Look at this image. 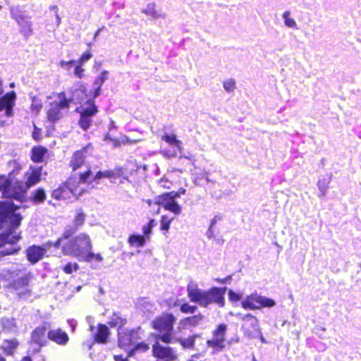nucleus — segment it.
I'll use <instances>...</instances> for the list:
<instances>
[{"label": "nucleus", "instance_id": "nucleus-53", "mask_svg": "<svg viewBox=\"0 0 361 361\" xmlns=\"http://www.w3.org/2000/svg\"><path fill=\"white\" fill-rule=\"evenodd\" d=\"M180 154V156H179L180 159L183 158V159H185L189 161H195V155L190 152H188L187 154H184L183 152L182 154Z\"/></svg>", "mask_w": 361, "mask_h": 361}, {"label": "nucleus", "instance_id": "nucleus-19", "mask_svg": "<svg viewBox=\"0 0 361 361\" xmlns=\"http://www.w3.org/2000/svg\"><path fill=\"white\" fill-rule=\"evenodd\" d=\"M11 288L19 298H26L30 295L28 280L25 276L20 277L15 281Z\"/></svg>", "mask_w": 361, "mask_h": 361}, {"label": "nucleus", "instance_id": "nucleus-8", "mask_svg": "<svg viewBox=\"0 0 361 361\" xmlns=\"http://www.w3.org/2000/svg\"><path fill=\"white\" fill-rule=\"evenodd\" d=\"M276 305L274 300L265 296L252 293L246 297L241 302L242 307L245 310H259L262 307H271Z\"/></svg>", "mask_w": 361, "mask_h": 361}, {"label": "nucleus", "instance_id": "nucleus-23", "mask_svg": "<svg viewBox=\"0 0 361 361\" xmlns=\"http://www.w3.org/2000/svg\"><path fill=\"white\" fill-rule=\"evenodd\" d=\"M16 99V93L12 91L6 94L4 97L0 98V111L6 110V114L8 116H11L12 109L14 105Z\"/></svg>", "mask_w": 361, "mask_h": 361}, {"label": "nucleus", "instance_id": "nucleus-28", "mask_svg": "<svg viewBox=\"0 0 361 361\" xmlns=\"http://www.w3.org/2000/svg\"><path fill=\"white\" fill-rule=\"evenodd\" d=\"M47 150L43 147H35L32 150V159L35 162H42Z\"/></svg>", "mask_w": 361, "mask_h": 361}, {"label": "nucleus", "instance_id": "nucleus-26", "mask_svg": "<svg viewBox=\"0 0 361 361\" xmlns=\"http://www.w3.org/2000/svg\"><path fill=\"white\" fill-rule=\"evenodd\" d=\"M77 231L74 227H69L66 228L61 238H59L56 242L53 243V247L59 248L62 247L63 243H66L68 239Z\"/></svg>", "mask_w": 361, "mask_h": 361}, {"label": "nucleus", "instance_id": "nucleus-12", "mask_svg": "<svg viewBox=\"0 0 361 361\" xmlns=\"http://www.w3.org/2000/svg\"><path fill=\"white\" fill-rule=\"evenodd\" d=\"M78 111L80 114L79 125L80 128L86 130L90 126L92 121V118L97 112V108L92 101H88L85 106H82L80 111Z\"/></svg>", "mask_w": 361, "mask_h": 361}, {"label": "nucleus", "instance_id": "nucleus-11", "mask_svg": "<svg viewBox=\"0 0 361 361\" xmlns=\"http://www.w3.org/2000/svg\"><path fill=\"white\" fill-rule=\"evenodd\" d=\"M227 326L224 324H219L212 333V338L207 341L208 347L214 349L213 353L221 351L225 348L226 332Z\"/></svg>", "mask_w": 361, "mask_h": 361}, {"label": "nucleus", "instance_id": "nucleus-64", "mask_svg": "<svg viewBox=\"0 0 361 361\" xmlns=\"http://www.w3.org/2000/svg\"><path fill=\"white\" fill-rule=\"evenodd\" d=\"M154 221L152 219L149 221V223L147 224V226H150V229H152V227L154 226Z\"/></svg>", "mask_w": 361, "mask_h": 361}, {"label": "nucleus", "instance_id": "nucleus-41", "mask_svg": "<svg viewBox=\"0 0 361 361\" xmlns=\"http://www.w3.org/2000/svg\"><path fill=\"white\" fill-rule=\"evenodd\" d=\"M109 72L107 71H102L99 75L94 81V86L102 87L103 83L108 79Z\"/></svg>", "mask_w": 361, "mask_h": 361}, {"label": "nucleus", "instance_id": "nucleus-31", "mask_svg": "<svg viewBox=\"0 0 361 361\" xmlns=\"http://www.w3.org/2000/svg\"><path fill=\"white\" fill-rule=\"evenodd\" d=\"M202 317H203L202 315H195L193 317H187L180 322V325H181L183 327H186L188 326H195L200 324L202 319Z\"/></svg>", "mask_w": 361, "mask_h": 361}, {"label": "nucleus", "instance_id": "nucleus-7", "mask_svg": "<svg viewBox=\"0 0 361 361\" xmlns=\"http://www.w3.org/2000/svg\"><path fill=\"white\" fill-rule=\"evenodd\" d=\"M178 195L173 192H165L155 198V204L171 212L174 215L182 212V207L176 201Z\"/></svg>", "mask_w": 361, "mask_h": 361}, {"label": "nucleus", "instance_id": "nucleus-16", "mask_svg": "<svg viewBox=\"0 0 361 361\" xmlns=\"http://www.w3.org/2000/svg\"><path fill=\"white\" fill-rule=\"evenodd\" d=\"M47 329L44 325L36 327L31 334V343L37 345L38 348L46 346L47 341Z\"/></svg>", "mask_w": 361, "mask_h": 361}, {"label": "nucleus", "instance_id": "nucleus-55", "mask_svg": "<svg viewBox=\"0 0 361 361\" xmlns=\"http://www.w3.org/2000/svg\"><path fill=\"white\" fill-rule=\"evenodd\" d=\"M14 252H15V250L13 248L3 250L0 252V253L2 254L3 255H8L13 254Z\"/></svg>", "mask_w": 361, "mask_h": 361}, {"label": "nucleus", "instance_id": "nucleus-15", "mask_svg": "<svg viewBox=\"0 0 361 361\" xmlns=\"http://www.w3.org/2000/svg\"><path fill=\"white\" fill-rule=\"evenodd\" d=\"M53 243L49 241L46 243L42 247L33 245L27 250V259L32 264L39 262L45 255L47 252L53 247Z\"/></svg>", "mask_w": 361, "mask_h": 361}, {"label": "nucleus", "instance_id": "nucleus-63", "mask_svg": "<svg viewBox=\"0 0 361 361\" xmlns=\"http://www.w3.org/2000/svg\"><path fill=\"white\" fill-rule=\"evenodd\" d=\"M95 259L97 262H102L103 260V257L101 256L100 254L94 255L93 259Z\"/></svg>", "mask_w": 361, "mask_h": 361}, {"label": "nucleus", "instance_id": "nucleus-13", "mask_svg": "<svg viewBox=\"0 0 361 361\" xmlns=\"http://www.w3.org/2000/svg\"><path fill=\"white\" fill-rule=\"evenodd\" d=\"M27 190L28 188L23 181L17 180L13 184L11 182L8 188L6 190V197L22 202L25 198Z\"/></svg>", "mask_w": 361, "mask_h": 361}, {"label": "nucleus", "instance_id": "nucleus-32", "mask_svg": "<svg viewBox=\"0 0 361 361\" xmlns=\"http://www.w3.org/2000/svg\"><path fill=\"white\" fill-rule=\"evenodd\" d=\"M331 176H327L326 177L324 178L323 179H319L317 183V186L319 190V197H324L326 195L327 189H328V185L331 180Z\"/></svg>", "mask_w": 361, "mask_h": 361}, {"label": "nucleus", "instance_id": "nucleus-59", "mask_svg": "<svg viewBox=\"0 0 361 361\" xmlns=\"http://www.w3.org/2000/svg\"><path fill=\"white\" fill-rule=\"evenodd\" d=\"M115 361H128L126 358H124L122 355H114Z\"/></svg>", "mask_w": 361, "mask_h": 361}, {"label": "nucleus", "instance_id": "nucleus-43", "mask_svg": "<svg viewBox=\"0 0 361 361\" xmlns=\"http://www.w3.org/2000/svg\"><path fill=\"white\" fill-rule=\"evenodd\" d=\"M77 63L75 60H71L69 61H66L64 60H61L59 63V66L63 68V70H66L67 71H69L71 68Z\"/></svg>", "mask_w": 361, "mask_h": 361}, {"label": "nucleus", "instance_id": "nucleus-22", "mask_svg": "<svg viewBox=\"0 0 361 361\" xmlns=\"http://www.w3.org/2000/svg\"><path fill=\"white\" fill-rule=\"evenodd\" d=\"M90 148V145H87L73 154L70 162V166L73 171H76L84 164L86 157L85 153H87Z\"/></svg>", "mask_w": 361, "mask_h": 361}, {"label": "nucleus", "instance_id": "nucleus-29", "mask_svg": "<svg viewBox=\"0 0 361 361\" xmlns=\"http://www.w3.org/2000/svg\"><path fill=\"white\" fill-rule=\"evenodd\" d=\"M18 345V342L16 339L5 341L1 348L8 355H12Z\"/></svg>", "mask_w": 361, "mask_h": 361}, {"label": "nucleus", "instance_id": "nucleus-2", "mask_svg": "<svg viewBox=\"0 0 361 361\" xmlns=\"http://www.w3.org/2000/svg\"><path fill=\"white\" fill-rule=\"evenodd\" d=\"M103 178L102 171H98L92 176L91 170L88 169L85 173H80L78 178L75 176L70 178L63 186L53 191L52 196L58 200L66 199L69 193L75 197L80 196L84 192V190L80 188V184L98 183Z\"/></svg>", "mask_w": 361, "mask_h": 361}, {"label": "nucleus", "instance_id": "nucleus-4", "mask_svg": "<svg viewBox=\"0 0 361 361\" xmlns=\"http://www.w3.org/2000/svg\"><path fill=\"white\" fill-rule=\"evenodd\" d=\"M176 318L171 314H164L156 318L152 322L153 328L159 332L157 336V340H161L166 343H169L172 341V333L173 330V324Z\"/></svg>", "mask_w": 361, "mask_h": 361}, {"label": "nucleus", "instance_id": "nucleus-52", "mask_svg": "<svg viewBox=\"0 0 361 361\" xmlns=\"http://www.w3.org/2000/svg\"><path fill=\"white\" fill-rule=\"evenodd\" d=\"M104 178H118L119 173L114 171H102Z\"/></svg>", "mask_w": 361, "mask_h": 361}, {"label": "nucleus", "instance_id": "nucleus-27", "mask_svg": "<svg viewBox=\"0 0 361 361\" xmlns=\"http://www.w3.org/2000/svg\"><path fill=\"white\" fill-rule=\"evenodd\" d=\"M109 336V329L106 325L100 324L98 331L95 335V340L99 343H104L106 342Z\"/></svg>", "mask_w": 361, "mask_h": 361}, {"label": "nucleus", "instance_id": "nucleus-25", "mask_svg": "<svg viewBox=\"0 0 361 361\" xmlns=\"http://www.w3.org/2000/svg\"><path fill=\"white\" fill-rule=\"evenodd\" d=\"M142 13L148 16L152 17L153 19H165L166 17V15L164 13H162L161 11L156 9V6L154 4H147V6L142 10Z\"/></svg>", "mask_w": 361, "mask_h": 361}, {"label": "nucleus", "instance_id": "nucleus-60", "mask_svg": "<svg viewBox=\"0 0 361 361\" xmlns=\"http://www.w3.org/2000/svg\"><path fill=\"white\" fill-rule=\"evenodd\" d=\"M94 87H95V90H94V97H96L100 94L101 87H99V86H94Z\"/></svg>", "mask_w": 361, "mask_h": 361}, {"label": "nucleus", "instance_id": "nucleus-33", "mask_svg": "<svg viewBox=\"0 0 361 361\" xmlns=\"http://www.w3.org/2000/svg\"><path fill=\"white\" fill-rule=\"evenodd\" d=\"M85 217L86 215L81 209H77L75 212V216L73 221V227L78 229L84 224Z\"/></svg>", "mask_w": 361, "mask_h": 361}, {"label": "nucleus", "instance_id": "nucleus-10", "mask_svg": "<svg viewBox=\"0 0 361 361\" xmlns=\"http://www.w3.org/2000/svg\"><path fill=\"white\" fill-rule=\"evenodd\" d=\"M161 140L166 142L173 149H164L161 151L162 155L168 159H172L177 157L178 154H182L183 146L181 140H178L174 133H164L161 135Z\"/></svg>", "mask_w": 361, "mask_h": 361}, {"label": "nucleus", "instance_id": "nucleus-42", "mask_svg": "<svg viewBox=\"0 0 361 361\" xmlns=\"http://www.w3.org/2000/svg\"><path fill=\"white\" fill-rule=\"evenodd\" d=\"M78 269H79V265L75 262H74V263L69 262L63 269V271L68 274H71L73 271H75Z\"/></svg>", "mask_w": 361, "mask_h": 361}, {"label": "nucleus", "instance_id": "nucleus-46", "mask_svg": "<svg viewBox=\"0 0 361 361\" xmlns=\"http://www.w3.org/2000/svg\"><path fill=\"white\" fill-rule=\"evenodd\" d=\"M84 72L85 69L82 68V65L79 63H76L75 65L73 74L75 77H77L79 79L82 78L84 77Z\"/></svg>", "mask_w": 361, "mask_h": 361}, {"label": "nucleus", "instance_id": "nucleus-54", "mask_svg": "<svg viewBox=\"0 0 361 361\" xmlns=\"http://www.w3.org/2000/svg\"><path fill=\"white\" fill-rule=\"evenodd\" d=\"M142 232H143V234L145 237V239L146 238H149V234L151 233L152 232V229H150V226H147V225H145L143 227H142Z\"/></svg>", "mask_w": 361, "mask_h": 361}, {"label": "nucleus", "instance_id": "nucleus-5", "mask_svg": "<svg viewBox=\"0 0 361 361\" xmlns=\"http://www.w3.org/2000/svg\"><path fill=\"white\" fill-rule=\"evenodd\" d=\"M75 100L77 102L78 99H75L74 97L68 99L64 92L60 93L58 95L57 100L50 104V108L47 111L49 121L54 122L60 119L63 116V111L68 110L70 103Z\"/></svg>", "mask_w": 361, "mask_h": 361}, {"label": "nucleus", "instance_id": "nucleus-45", "mask_svg": "<svg viewBox=\"0 0 361 361\" xmlns=\"http://www.w3.org/2000/svg\"><path fill=\"white\" fill-rule=\"evenodd\" d=\"M42 108V102L36 97L32 98V102L31 104V109L32 111H35L37 114L41 110Z\"/></svg>", "mask_w": 361, "mask_h": 361}, {"label": "nucleus", "instance_id": "nucleus-49", "mask_svg": "<svg viewBox=\"0 0 361 361\" xmlns=\"http://www.w3.org/2000/svg\"><path fill=\"white\" fill-rule=\"evenodd\" d=\"M171 220L166 216H163L161 219V229L164 231H168L171 224Z\"/></svg>", "mask_w": 361, "mask_h": 361}, {"label": "nucleus", "instance_id": "nucleus-35", "mask_svg": "<svg viewBox=\"0 0 361 361\" xmlns=\"http://www.w3.org/2000/svg\"><path fill=\"white\" fill-rule=\"evenodd\" d=\"M126 323V319H123L119 314L114 313L111 317L109 324L111 327L118 326V330L122 329L121 326Z\"/></svg>", "mask_w": 361, "mask_h": 361}, {"label": "nucleus", "instance_id": "nucleus-58", "mask_svg": "<svg viewBox=\"0 0 361 361\" xmlns=\"http://www.w3.org/2000/svg\"><path fill=\"white\" fill-rule=\"evenodd\" d=\"M186 192L185 188H180L178 191H171V192L176 193L178 195L177 198L180 197V195H184Z\"/></svg>", "mask_w": 361, "mask_h": 361}, {"label": "nucleus", "instance_id": "nucleus-47", "mask_svg": "<svg viewBox=\"0 0 361 361\" xmlns=\"http://www.w3.org/2000/svg\"><path fill=\"white\" fill-rule=\"evenodd\" d=\"M235 87V80L233 79H228L224 82V88L228 92L234 90Z\"/></svg>", "mask_w": 361, "mask_h": 361}, {"label": "nucleus", "instance_id": "nucleus-34", "mask_svg": "<svg viewBox=\"0 0 361 361\" xmlns=\"http://www.w3.org/2000/svg\"><path fill=\"white\" fill-rule=\"evenodd\" d=\"M137 308L145 314L146 312H152L154 306L147 299H142L137 303Z\"/></svg>", "mask_w": 361, "mask_h": 361}, {"label": "nucleus", "instance_id": "nucleus-56", "mask_svg": "<svg viewBox=\"0 0 361 361\" xmlns=\"http://www.w3.org/2000/svg\"><path fill=\"white\" fill-rule=\"evenodd\" d=\"M206 235L207 236L208 238H214V230H213V227H209L207 233H206Z\"/></svg>", "mask_w": 361, "mask_h": 361}, {"label": "nucleus", "instance_id": "nucleus-61", "mask_svg": "<svg viewBox=\"0 0 361 361\" xmlns=\"http://www.w3.org/2000/svg\"><path fill=\"white\" fill-rule=\"evenodd\" d=\"M231 279V276H228L224 279H216V281L221 283H226L228 282V281H229L230 279Z\"/></svg>", "mask_w": 361, "mask_h": 361}, {"label": "nucleus", "instance_id": "nucleus-37", "mask_svg": "<svg viewBox=\"0 0 361 361\" xmlns=\"http://www.w3.org/2000/svg\"><path fill=\"white\" fill-rule=\"evenodd\" d=\"M282 18L286 27L289 28L297 29V23L295 19L290 17V12L289 11H286L283 13Z\"/></svg>", "mask_w": 361, "mask_h": 361}, {"label": "nucleus", "instance_id": "nucleus-39", "mask_svg": "<svg viewBox=\"0 0 361 361\" xmlns=\"http://www.w3.org/2000/svg\"><path fill=\"white\" fill-rule=\"evenodd\" d=\"M1 325L4 329L13 331L16 328L15 319L13 318L4 317L1 319Z\"/></svg>", "mask_w": 361, "mask_h": 361}, {"label": "nucleus", "instance_id": "nucleus-38", "mask_svg": "<svg viewBox=\"0 0 361 361\" xmlns=\"http://www.w3.org/2000/svg\"><path fill=\"white\" fill-rule=\"evenodd\" d=\"M46 199V194L43 189L39 188L33 192L32 201L35 203H42Z\"/></svg>", "mask_w": 361, "mask_h": 361}, {"label": "nucleus", "instance_id": "nucleus-9", "mask_svg": "<svg viewBox=\"0 0 361 361\" xmlns=\"http://www.w3.org/2000/svg\"><path fill=\"white\" fill-rule=\"evenodd\" d=\"M118 336L119 347L126 349L142 340L143 333L140 328L133 330L120 329L118 331Z\"/></svg>", "mask_w": 361, "mask_h": 361}, {"label": "nucleus", "instance_id": "nucleus-51", "mask_svg": "<svg viewBox=\"0 0 361 361\" xmlns=\"http://www.w3.org/2000/svg\"><path fill=\"white\" fill-rule=\"evenodd\" d=\"M92 55L91 53H85L83 54L80 58L76 61L77 63H79L82 66H83V64L87 62L88 60H90L91 58H92Z\"/></svg>", "mask_w": 361, "mask_h": 361}, {"label": "nucleus", "instance_id": "nucleus-17", "mask_svg": "<svg viewBox=\"0 0 361 361\" xmlns=\"http://www.w3.org/2000/svg\"><path fill=\"white\" fill-rule=\"evenodd\" d=\"M238 316L243 322L242 328L244 330L245 334L250 336L252 331H256L259 329L258 320L255 316L250 314L245 315L238 314Z\"/></svg>", "mask_w": 361, "mask_h": 361}, {"label": "nucleus", "instance_id": "nucleus-1", "mask_svg": "<svg viewBox=\"0 0 361 361\" xmlns=\"http://www.w3.org/2000/svg\"><path fill=\"white\" fill-rule=\"evenodd\" d=\"M226 289V287H213L203 290L195 283H190L187 287V293L190 302H195L200 307H207L212 304H216L219 307H224Z\"/></svg>", "mask_w": 361, "mask_h": 361}, {"label": "nucleus", "instance_id": "nucleus-44", "mask_svg": "<svg viewBox=\"0 0 361 361\" xmlns=\"http://www.w3.org/2000/svg\"><path fill=\"white\" fill-rule=\"evenodd\" d=\"M158 184L161 188H163L165 189H170L173 185L172 182L166 176H164L163 178H161L159 180Z\"/></svg>", "mask_w": 361, "mask_h": 361}, {"label": "nucleus", "instance_id": "nucleus-20", "mask_svg": "<svg viewBox=\"0 0 361 361\" xmlns=\"http://www.w3.org/2000/svg\"><path fill=\"white\" fill-rule=\"evenodd\" d=\"M47 338L59 345H66L69 341L68 334L61 329H50Z\"/></svg>", "mask_w": 361, "mask_h": 361}, {"label": "nucleus", "instance_id": "nucleus-30", "mask_svg": "<svg viewBox=\"0 0 361 361\" xmlns=\"http://www.w3.org/2000/svg\"><path fill=\"white\" fill-rule=\"evenodd\" d=\"M128 242L133 247H142L145 245V237L140 235H131Z\"/></svg>", "mask_w": 361, "mask_h": 361}, {"label": "nucleus", "instance_id": "nucleus-57", "mask_svg": "<svg viewBox=\"0 0 361 361\" xmlns=\"http://www.w3.org/2000/svg\"><path fill=\"white\" fill-rule=\"evenodd\" d=\"M221 219V217L219 216H215L211 221V223H210V225L209 226L210 227H214L216 224L217 223L218 221H219Z\"/></svg>", "mask_w": 361, "mask_h": 361}, {"label": "nucleus", "instance_id": "nucleus-40", "mask_svg": "<svg viewBox=\"0 0 361 361\" xmlns=\"http://www.w3.org/2000/svg\"><path fill=\"white\" fill-rule=\"evenodd\" d=\"M11 180L6 176H0V191L2 192L4 197H6V190L9 187Z\"/></svg>", "mask_w": 361, "mask_h": 361}, {"label": "nucleus", "instance_id": "nucleus-21", "mask_svg": "<svg viewBox=\"0 0 361 361\" xmlns=\"http://www.w3.org/2000/svg\"><path fill=\"white\" fill-rule=\"evenodd\" d=\"M42 167L30 168L25 173L24 182L28 189L39 182L42 176Z\"/></svg>", "mask_w": 361, "mask_h": 361}, {"label": "nucleus", "instance_id": "nucleus-18", "mask_svg": "<svg viewBox=\"0 0 361 361\" xmlns=\"http://www.w3.org/2000/svg\"><path fill=\"white\" fill-rule=\"evenodd\" d=\"M11 16L16 20L17 23L20 26V32L25 37H28L32 34V23L30 18L17 13L13 9L11 10Z\"/></svg>", "mask_w": 361, "mask_h": 361}, {"label": "nucleus", "instance_id": "nucleus-36", "mask_svg": "<svg viewBox=\"0 0 361 361\" xmlns=\"http://www.w3.org/2000/svg\"><path fill=\"white\" fill-rule=\"evenodd\" d=\"M149 349V346L145 342L138 341L133 345V348L128 353V356L133 355L135 353H144Z\"/></svg>", "mask_w": 361, "mask_h": 361}, {"label": "nucleus", "instance_id": "nucleus-48", "mask_svg": "<svg viewBox=\"0 0 361 361\" xmlns=\"http://www.w3.org/2000/svg\"><path fill=\"white\" fill-rule=\"evenodd\" d=\"M196 310V306H192L188 303H184L180 306V311L183 313H194Z\"/></svg>", "mask_w": 361, "mask_h": 361}, {"label": "nucleus", "instance_id": "nucleus-6", "mask_svg": "<svg viewBox=\"0 0 361 361\" xmlns=\"http://www.w3.org/2000/svg\"><path fill=\"white\" fill-rule=\"evenodd\" d=\"M17 209L11 200L0 202V220L10 222L13 229L18 227L22 221L21 215L16 213Z\"/></svg>", "mask_w": 361, "mask_h": 361}, {"label": "nucleus", "instance_id": "nucleus-24", "mask_svg": "<svg viewBox=\"0 0 361 361\" xmlns=\"http://www.w3.org/2000/svg\"><path fill=\"white\" fill-rule=\"evenodd\" d=\"M20 237L15 234L14 232L0 234V248L6 245H11L18 242Z\"/></svg>", "mask_w": 361, "mask_h": 361}, {"label": "nucleus", "instance_id": "nucleus-62", "mask_svg": "<svg viewBox=\"0 0 361 361\" xmlns=\"http://www.w3.org/2000/svg\"><path fill=\"white\" fill-rule=\"evenodd\" d=\"M68 323H69L70 326H71L72 330L74 331L75 326H76V322L74 320H69Z\"/></svg>", "mask_w": 361, "mask_h": 361}, {"label": "nucleus", "instance_id": "nucleus-14", "mask_svg": "<svg viewBox=\"0 0 361 361\" xmlns=\"http://www.w3.org/2000/svg\"><path fill=\"white\" fill-rule=\"evenodd\" d=\"M153 355L163 361H175L177 359L176 351L170 347L160 345L158 340L152 346Z\"/></svg>", "mask_w": 361, "mask_h": 361}, {"label": "nucleus", "instance_id": "nucleus-3", "mask_svg": "<svg viewBox=\"0 0 361 361\" xmlns=\"http://www.w3.org/2000/svg\"><path fill=\"white\" fill-rule=\"evenodd\" d=\"M92 247V242L89 235L80 233L63 243L62 252L64 255H72L79 260L89 262L93 259L94 256L91 251Z\"/></svg>", "mask_w": 361, "mask_h": 361}, {"label": "nucleus", "instance_id": "nucleus-50", "mask_svg": "<svg viewBox=\"0 0 361 361\" xmlns=\"http://www.w3.org/2000/svg\"><path fill=\"white\" fill-rule=\"evenodd\" d=\"M228 298L231 302H237V301H239L242 298V295L238 294V293H235L234 291H233L232 290H228Z\"/></svg>", "mask_w": 361, "mask_h": 361}]
</instances>
